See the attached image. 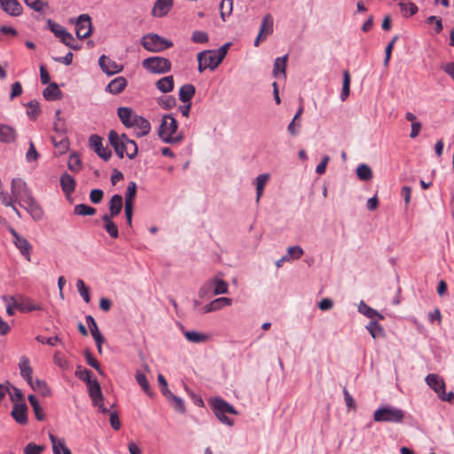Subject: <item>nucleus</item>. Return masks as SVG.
Masks as SVG:
<instances>
[{
  "label": "nucleus",
  "instance_id": "obj_8",
  "mask_svg": "<svg viewBox=\"0 0 454 454\" xmlns=\"http://www.w3.org/2000/svg\"><path fill=\"white\" fill-rule=\"evenodd\" d=\"M198 70L200 73L204 72L207 68L214 70L216 68L220 62H218L216 53L214 51H204L198 54Z\"/></svg>",
  "mask_w": 454,
  "mask_h": 454
},
{
  "label": "nucleus",
  "instance_id": "obj_26",
  "mask_svg": "<svg viewBox=\"0 0 454 454\" xmlns=\"http://www.w3.org/2000/svg\"><path fill=\"white\" fill-rule=\"evenodd\" d=\"M168 119H170L169 114L163 115L157 131L159 137L165 143H170V127L168 125Z\"/></svg>",
  "mask_w": 454,
  "mask_h": 454
},
{
  "label": "nucleus",
  "instance_id": "obj_22",
  "mask_svg": "<svg viewBox=\"0 0 454 454\" xmlns=\"http://www.w3.org/2000/svg\"><path fill=\"white\" fill-rule=\"evenodd\" d=\"M126 86L127 80L122 76H118L107 84L106 90L111 94L117 95L121 93Z\"/></svg>",
  "mask_w": 454,
  "mask_h": 454
},
{
  "label": "nucleus",
  "instance_id": "obj_50",
  "mask_svg": "<svg viewBox=\"0 0 454 454\" xmlns=\"http://www.w3.org/2000/svg\"><path fill=\"white\" fill-rule=\"evenodd\" d=\"M400 11L403 16L409 17L414 15L418 12V7L413 3L405 4L401 2L399 4Z\"/></svg>",
  "mask_w": 454,
  "mask_h": 454
},
{
  "label": "nucleus",
  "instance_id": "obj_9",
  "mask_svg": "<svg viewBox=\"0 0 454 454\" xmlns=\"http://www.w3.org/2000/svg\"><path fill=\"white\" fill-rule=\"evenodd\" d=\"M10 233L12 236V242L20 251V254L27 261H31L32 245L28 240L20 236L13 228H10Z\"/></svg>",
  "mask_w": 454,
  "mask_h": 454
},
{
  "label": "nucleus",
  "instance_id": "obj_41",
  "mask_svg": "<svg viewBox=\"0 0 454 454\" xmlns=\"http://www.w3.org/2000/svg\"><path fill=\"white\" fill-rule=\"evenodd\" d=\"M27 399H28V402H29L30 405L33 408V411L35 412L36 419L39 420V421L43 420L44 419V413H43V409L41 408V406L39 404V402H38L36 396L35 395H29Z\"/></svg>",
  "mask_w": 454,
  "mask_h": 454
},
{
  "label": "nucleus",
  "instance_id": "obj_1",
  "mask_svg": "<svg viewBox=\"0 0 454 454\" xmlns=\"http://www.w3.org/2000/svg\"><path fill=\"white\" fill-rule=\"evenodd\" d=\"M11 192L14 202L23 207L36 222L43 217V210L34 198L31 189L22 178H13L11 184Z\"/></svg>",
  "mask_w": 454,
  "mask_h": 454
},
{
  "label": "nucleus",
  "instance_id": "obj_61",
  "mask_svg": "<svg viewBox=\"0 0 454 454\" xmlns=\"http://www.w3.org/2000/svg\"><path fill=\"white\" fill-rule=\"evenodd\" d=\"M75 375L86 383L91 380V372L86 368L82 369L81 366H78Z\"/></svg>",
  "mask_w": 454,
  "mask_h": 454
},
{
  "label": "nucleus",
  "instance_id": "obj_11",
  "mask_svg": "<svg viewBox=\"0 0 454 454\" xmlns=\"http://www.w3.org/2000/svg\"><path fill=\"white\" fill-rule=\"evenodd\" d=\"M76 36L85 39L91 34V21L88 14H81L75 23Z\"/></svg>",
  "mask_w": 454,
  "mask_h": 454
},
{
  "label": "nucleus",
  "instance_id": "obj_46",
  "mask_svg": "<svg viewBox=\"0 0 454 454\" xmlns=\"http://www.w3.org/2000/svg\"><path fill=\"white\" fill-rule=\"evenodd\" d=\"M136 380L142 389L148 395H152L150 384L147 380L145 374L143 372L137 371L136 373Z\"/></svg>",
  "mask_w": 454,
  "mask_h": 454
},
{
  "label": "nucleus",
  "instance_id": "obj_35",
  "mask_svg": "<svg viewBox=\"0 0 454 454\" xmlns=\"http://www.w3.org/2000/svg\"><path fill=\"white\" fill-rule=\"evenodd\" d=\"M55 148L60 154L65 153L69 148V141L67 136H55L51 137Z\"/></svg>",
  "mask_w": 454,
  "mask_h": 454
},
{
  "label": "nucleus",
  "instance_id": "obj_36",
  "mask_svg": "<svg viewBox=\"0 0 454 454\" xmlns=\"http://www.w3.org/2000/svg\"><path fill=\"white\" fill-rule=\"evenodd\" d=\"M358 311L364 315L365 317L371 318V319H374V318H378V319H383V316L381 314H380L377 310H375L374 309L371 308L370 306H368L365 302L364 301H361L358 305Z\"/></svg>",
  "mask_w": 454,
  "mask_h": 454
},
{
  "label": "nucleus",
  "instance_id": "obj_43",
  "mask_svg": "<svg viewBox=\"0 0 454 454\" xmlns=\"http://www.w3.org/2000/svg\"><path fill=\"white\" fill-rule=\"evenodd\" d=\"M137 193V184L129 182L125 193V205L133 206V201Z\"/></svg>",
  "mask_w": 454,
  "mask_h": 454
},
{
  "label": "nucleus",
  "instance_id": "obj_63",
  "mask_svg": "<svg viewBox=\"0 0 454 454\" xmlns=\"http://www.w3.org/2000/svg\"><path fill=\"white\" fill-rule=\"evenodd\" d=\"M85 359L89 365L95 368L98 372H102L100 369L99 363L98 360L91 355V353L89 350H86L85 353Z\"/></svg>",
  "mask_w": 454,
  "mask_h": 454
},
{
  "label": "nucleus",
  "instance_id": "obj_28",
  "mask_svg": "<svg viewBox=\"0 0 454 454\" xmlns=\"http://www.w3.org/2000/svg\"><path fill=\"white\" fill-rule=\"evenodd\" d=\"M60 186L64 193L69 195L75 189V181L69 174L64 173L60 176Z\"/></svg>",
  "mask_w": 454,
  "mask_h": 454
},
{
  "label": "nucleus",
  "instance_id": "obj_56",
  "mask_svg": "<svg viewBox=\"0 0 454 454\" xmlns=\"http://www.w3.org/2000/svg\"><path fill=\"white\" fill-rule=\"evenodd\" d=\"M233 0H222L220 11L222 19L224 20L225 16H229L232 12Z\"/></svg>",
  "mask_w": 454,
  "mask_h": 454
},
{
  "label": "nucleus",
  "instance_id": "obj_53",
  "mask_svg": "<svg viewBox=\"0 0 454 454\" xmlns=\"http://www.w3.org/2000/svg\"><path fill=\"white\" fill-rule=\"evenodd\" d=\"M76 287H77L79 294L82 297L83 301L85 302L89 303L90 301V290L85 286L83 280L78 279L77 283H76Z\"/></svg>",
  "mask_w": 454,
  "mask_h": 454
},
{
  "label": "nucleus",
  "instance_id": "obj_54",
  "mask_svg": "<svg viewBox=\"0 0 454 454\" xmlns=\"http://www.w3.org/2000/svg\"><path fill=\"white\" fill-rule=\"evenodd\" d=\"M124 151L128 158L134 159L137 154V145L135 141L128 138Z\"/></svg>",
  "mask_w": 454,
  "mask_h": 454
},
{
  "label": "nucleus",
  "instance_id": "obj_19",
  "mask_svg": "<svg viewBox=\"0 0 454 454\" xmlns=\"http://www.w3.org/2000/svg\"><path fill=\"white\" fill-rule=\"evenodd\" d=\"M16 140V129L10 125L0 123V142L4 144H12Z\"/></svg>",
  "mask_w": 454,
  "mask_h": 454
},
{
  "label": "nucleus",
  "instance_id": "obj_4",
  "mask_svg": "<svg viewBox=\"0 0 454 454\" xmlns=\"http://www.w3.org/2000/svg\"><path fill=\"white\" fill-rule=\"evenodd\" d=\"M228 293V283L218 278L208 279L200 289V296L204 297L207 294L218 295Z\"/></svg>",
  "mask_w": 454,
  "mask_h": 454
},
{
  "label": "nucleus",
  "instance_id": "obj_62",
  "mask_svg": "<svg viewBox=\"0 0 454 454\" xmlns=\"http://www.w3.org/2000/svg\"><path fill=\"white\" fill-rule=\"evenodd\" d=\"M192 39L196 43H204L208 41V35L204 31L197 30L193 32Z\"/></svg>",
  "mask_w": 454,
  "mask_h": 454
},
{
  "label": "nucleus",
  "instance_id": "obj_57",
  "mask_svg": "<svg viewBox=\"0 0 454 454\" xmlns=\"http://www.w3.org/2000/svg\"><path fill=\"white\" fill-rule=\"evenodd\" d=\"M157 89L162 92L167 93L170 91V75L164 76L156 82Z\"/></svg>",
  "mask_w": 454,
  "mask_h": 454
},
{
  "label": "nucleus",
  "instance_id": "obj_5",
  "mask_svg": "<svg viewBox=\"0 0 454 454\" xmlns=\"http://www.w3.org/2000/svg\"><path fill=\"white\" fill-rule=\"evenodd\" d=\"M214 412L217 419L223 424H226L228 426L233 425V420L229 419L225 414L231 413V414H237V411L234 409V407L231 404H229L227 402L220 399L215 398L212 400L211 402Z\"/></svg>",
  "mask_w": 454,
  "mask_h": 454
},
{
  "label": "nucleus",
  "instance_id": "obj_47",
  "mask_svg": "<svg viewBox=\"0 0 454 454\" xmlns=\"http://www.w3.org/2000/svg\"><path fill=\"white\" fill-rule=\"evenodd\" d=\"M3 300L6 302V313L9 316L15 314V309H19V300H16L13 296H4Z\"/></svg>",
  "mask_w": 454,
  "mask_h": 454
},
{
  "label": "nucleus",
  "instance_id": "obj_40",
  "mask_svg": "<svg viewBox=\"0 0 454 454\" xmlns=\"http://www.w3.org/2000/svg\"><path fill=\"white\" fill-rule=\"evenodd\" d=\"M366 329L373 339H380L385 337L383 327L376 321H372L366 326Z\"/></svg>",
  "mask_w": 454,
  "mask_h": 454
},
{
  "label": "nucleus",
  "instance_id": "obj_64",
  "mask_svg": "<svg viewBox=\"0 0 454 454\" xmlns=\"http://www.w3.org/2000/svg\"><path fill=\"white\" fill-rule=\"evenodd\" d=\"M104 196V192L101 189H93L90 193V200L94 204H98Z\"/></svg>",
  "mask_w": 454,
  "mask_h": 454
},
{
  "label": "nucleus",
  "instance_id": "obj_24",
  "mask_svg": "<svg viewBox=\"0 0 454 454\" xmlns=\"http://www.w3.org/2000/svg\"><path fill=\"white\" fill-rule=\"evenodd\" d=\"M19 310L20 312H31L35 310H42L43 307L40 303L35 302L32 299L27 297H20L19 300Z\"/></svg>",
  "mask_w": 454,
  "mask_h": 454
},
{
  "label": "nucleus",
  "instance_id": "obj_12",
  "mask_svg": "<svg viewBox=\"0 0 454 454\" xmlns=\"http://www.w3.org/2000/svg\"><path fill=\"white\" fill-rule=\"evenodd\" d=\"M108 139L116 154L120 158H123L125 155L124 148L128 137L125 134L120 136L116 131L111 130L108 134Z\"/></svg>",
  "mask_w": 454,
  "mask_h": 454
},
{
  "label": "nucleus",
  "instance_id": "obj_23",
  "mask_svg": "<svg viewBox=\"0 0 454 454\" xmlns=\"http://www.w3.org/2000/svg\"><path fill=\"white\" fill-rule=\"evenodd\" d=\"M48 23L52 33L56 36L59 37L63 43H68L67 40H73L72 34L68 33L62 26L52 22L51 20H49Z\"/></svg>",
  "mask_w": 454,
  "mask_h": 454
},
{
  "label": "nucleus",
  "instance_id": "obj_58",
  "mask_svg": "<svg viewBox=\"0 0 454 454\" xmlns=\"http://www.w3.org/2000/svg\"><path fill=\"white\" fill-rule=\"evenodd\" d=\"M303 253H304L303 249L300 246H294V247H289L287 248L286 255H288V257L290 258V261L297 260L302 256Z\"/></svg>",
  "mask_w": 454,
  "mask_h": 454
},
{
  "label": "nucleus",
  "instance_id": "obj_44",
  "mask_svg": "<svg viewBox=\"0 0 454 454\" xmlns=\"http://www.w3.org/2000/svg\"><path fill=\"white\" fill-rule=\"evenodd\" d=\"M89 386V395L91 400H95V398L102 397V391L99 383L97 380H90V382H87Z\"/></svg>",
  "mask_w": 454,
  "mask_h": 454
},
{
  "label": "nucleus",
  "instance_id": "obj_52",
  "mask_svg": "<svg viewBox=\"0 0 454 454\" xmlns=\"http://www.w3.org/2000/svg\"><path fill=\"white\" fill-rule=\"evenodd\" d=\"M74 214L78 215H93L96 209L86 204H78L74 207Z\"/></svg>",
  "mask_w": 454,
  "mask_h": 454
},
{
  "label": "nucleus",
  "instance_id": "obj_49",
  "mask_svg": "<svg viewBox=\"0 0 454 454\" xmlns=\"http://www.w3.org/2000/svg\"><path fill=\"white\" fill-rule=\"evenodd\" d=\"M24 3L36 12H43L48 6L46 0H24Z\"/></svg>",
  "mask_w": 454,
  "mask_h": 454
},
{
  "label": "nucleus",
  "instance_id": "obj_59",
  "mask_svg": "<svg viewBox=\"0 0 454 454\" xmlns=\"http://www.w3.org/2000/svg\"><path fill=\"white\" fill-rule=\"evenodd\" d=\"M43 450L44 446L37 445L35 442H29L25 446L23 452L24 454H41Z\"/></svg>",
  "mask_w": 454,
  "mask_h": 454
},
{
  "label": "nucleus",
  "instance_id": "obj_27",
  "mask_svg": "<svg viewBox=\"0 0 454 454\" xmlns=\"http://www.w3.org/2000/svg\"><path fill=\"white\" fill-rule=\"evenodd\" d=\"M43 95L46 100L55 101L60 99L62 92L56 82H51L43 90Z\"/></svg>",
  "mask_w": 454,
  "mask_h": 454
},
{
  "label": "nucleus",
  "instance_id": "obj_38",
  "mask_svg": "<svg viewBox=\"0 0 454 454\" xmlns=\"http://www.w3.org/2000/svg\"><path fill=\"white\" fill-rule=\"evenodd\" d=\"M270 179L269 174L259 175L255 179L256 185V202H258L262 196L264 186Z\"/></svg>",
  "mask_w": 454,
  "mask_h": 454
},
{
  "label": "nucleus",
  "instance_id": "obj_31",
  "mask_svg": "<svg viewBox=\"0 0 454 454\" xmlns=\"http://www.w3.org/2000/svg\"><path fill=\"white\" fill-rule=\"evenodd\" d=\"M170 11V0H157L153 8V14L156 17L166 15Z\"/></svg>",
  "mask_w": 454,
  "mask_h": 454
},
{
  "label": "nucleus",
  "instance_id": "obj_20",
  "mask_svg": "<svg viewBox=\"0 0 454 454\" xmlns=\"http://www.w3.org/2000/svg\"><path fill=\"white\" fill-rule=\"evenodd\" d=\"M231 304L232 300L231 298L220 297L206 304L203 308V312L209 313L212 311H216L223 309V307L231 306Z\"/></svg>",
  "mask_w": 454,
  "mask_h": 454
},
{
  "label": "nucleus",
  "instance_id": "obj_25",
  "mask_svg": "<svg viewBox=\"0 0 454 454\" xmlns=\"http://www.w3.org/2000/svg\"><path fill=\"white\" fill-rule=\"evenodd\" d=\"M19 368L21 377L27 382L32 383L33 369L29 364V359L26 356H22L20 359Z\"/></svg>",
  "mask_w": 454,
  "mask_h": 454
},
{
  "label": "nucleus",
  "instance_id": "obj_29",
  "mask_svg": "<svg viewBox=\"0 0 454 454\" xmlns=\"http://www.w3.org/2000/svg\"><path fill=\"white\" fill-rule=\"evenodd\" d=\"M137 128V136L144 137L147 135L151 130V124L148 120L145 119L144 117L138 115L136 121H134V127Z\"/></svg>",
  "mask_w": 454,
  "mask_h": 454
},
{
  "label": "nucleus",
  "instance_id": "obj_3",
  "mask_svg": "<svg viewBox=\"0 0 454 454\" xmlns=\"http://www.w3.org/2000/svg\"><path fill=\"white\" fill-rule=\"evenodd\" d=\"M426 382L441 400L454 403V393L450 392L447 394L445 392V383L440 376L437 374H428L426 377Z\"/></svg>",
  "mask_w": 454,
  "mask_h": 454
},
{
  "label": "nucleus",
  "instance_id": "obj_60",
  "mask_svg": "<svg viewBox=\"0 0 454 454\" xmlns=\"http://www.w3.org/2000/svg\"><path fill=\"white\" fill-rule=\"evenodd\" d=\"M39 158V153H37L35 145L32 141L29 142V147L26 153V160L27 162H32L37 160Z\"/></svg>",
  "mask_w": 454,
  "mask_h": 454
},
{
  "label": "nucleus",
  "instance_id": "obj_14",
  "mask_svg": "<svg viewBox=\"0 0 454 454\" xmlns=\"http://www.w3.org/2000/svg\"><path fill=\"white\" fill-rule=\"evenodd\" d=\"M98 65L101 70L109 75L118 74L122 70L121 65H119L116 61L105 55L99 58Z\"/></svg>",
  "mask_w": 454,
  "mask_h": 454
},
{
  "label": "nucleus",
  "instance_id": "obj_55",
  "mask_svg": "<svg viewBox=\"0 0 454 454\" xmlns=\"http://www.w3.org/2000/svg\"><path fill=\"white\" fill-rule=\"evenodd\" d=\"M40 113V106L37 101L32 100L27 104V114L31 119H36Z\"/></svg>",
  "mask_w": 454,
  "mask_h": 454
},
{
  "label": "nucleus",
  "instance_id": "obj_17",
  "mask_svg": "<svg viewBox=\"0 0 454 454\" xmlns=\"http://www.w3.org/2000/svg\"><path fill=\"white\" fill-rule=\"evenodd\" d=\"M117 114L121 123L127 128L134 127V121L138 116L133 109L126 106L119 107Z\"/></svg>",
  "mask_w": 454,
  "mask_h": 454
},
{
  "label": "nucleus",
  "instance_id": "obj_21",
  "mask_svg": "<svg viewBox=\"0 0 454 454\" xmlns=\"http://www.w3.org/2000/svg\"><path fill=\"white\" fill-rule=\"evenodd\" d=\"M177 325L183 332L184 335L185 336L186 340L192 343H204L207 342L209 340V335L205 333H200L195 331H186L183 327V325L179 323H177Z\"/></svg>",
  "mask_w": 454,
  "mask_h": 454
},
{
  "label": "nucleus",
  "instance_id": "obj_37",
  "mask_svg": "<svg viewBox=\"0 0 454 454\" xmlns=\"http://www.w3.org/2000/svg\"><path fill=\"white\" fill-rule=\"evenodd\" d=\"M27 384L32 387L33 390L38 391L43 396H49L51 395L50 387H48L47 383L43 380H32V383Z\"/></svg>",
  "mask_w": 454,
  "mask_h": 454
},
{
  "label": "nucleus",
  "instance_id": "obj_7",
  "mask_svg": "<svg viewBox=\"0 0 454 454\" xmlns=\"http://www.w3.org/2000/svg\"><path fill=\"white\" fill-rule=\"evenodd\" d=\"M141 43L149 51H160L170 47V43L156 34H149L141 39Z\"/></svg>",
  "mask_w": 454,
  "mask_h": 454
},
{
  "label": "nucleus",
  "instance_id": "obj_39",
  "mask_svg": "<svg viewBox=\"0 0 454 454\" xmlns=\"http://www.w3.org/2000/svg\"><path fill=\"white\" fill-rule=\"evenodd\" d=\"M288 57L287 55L283 56L281 58H277L274 63L273 74L278 77L279 74H282L284 77L286 76V68L287 63Z\"/></svg>",
  "mask_w": 454,
  "mask_h": 454
},
{
  "label": "nucleus",
  "instance_id": "obj_2",
  "mask_svg": "<svg viewBox=\"0 0 454 454\" xmlns=\"http://www.w3.org/2000/svg\"><path fill=\"white\" fill-rule=\"evenodd\" d=\"M403 419L404 411L391 405L381 406L373 413L375 422L402 423Z\"/></svg>",
  "mask_w": 454,
  "mask_h": 454
},
{
  "label": "nucleus",
  "instance_id": "obj_10",
  "mask_svg": "<svg viewBox=\"0 0 454 454\" xmlns=\"http://www.w3.org/2000/svg\"><path fill=\"white\" fill-rule=\"evenodd\" d=\"M274 20L270 13H267L262 17L259 33L254 40V46H259L260 43L265 41L269 35L273 33Z\"/></svg>",
  "mask_w": 454,
  "mask_h": 454
},
{
  "label": "nucleus",
  "instance_id": "obj_6",
  "mask_svg": "<svg viewBox=\"0 0 454 454\" xmlns=\"http://www.w3.org/2000/svg\"><path fill=\"white\" fill-rule=\"evenodd\" d=\"M142 66L153 74H162L170 69V62L168 59L158 56L144 59Z\"/></svg>",
  "mask_w": 454,
  "mask_h": 454
},
{
  "label": "nucleus",
  "instance_id": "obj_48",
  "mask_svg": "<svg viewBox=\"0 0 454 454\" xmlns=\"http://www.w3.org/2000/svg\"><path fill=\"white\" fill-rule=\"evenodd\" d=\"M349 87H350V75L348 70L343 72V83L342 90L340 93L341 101H345L347 98L349 96Z\"/></svg>",
  "mask_w": 454,
  "mask_h": 454
},
{
  "label": "nucleus",
  "instance_id": "obj_34",
  "mask_svg": "<svg viewBox=\"0 0 454 454\" xmlns=\"http://www.w3.org/2000/svg\"><path fill=\"white\" fill-rule=\"evenodd\" d=\"M61 111L59 109L55 112V121L53 123V130L58 136H66L67 127L66 121L60 116Z\"/></svg>",
  "mask_w": 454,
  "mask_h": 454
},
{
  "label": "nucleus",
  "instance_id": "obj_32",
  "mask_svg": "<svg viewBox=\"0 0 454 454\" xmlns=\"http://www.w3.org/2000/svg\"><path fill=\"white\" fill-rule=\"evenodd\" d=\"M122 208V197L120 194H115L112 197L109 202V211L108 215L111 217H114L120 214Z\"/></svg>",
  "mask_w": 454,
  "mask_h": 454
},
{
  "label": "nucleus",
  "instance_id": "obj_18",
  "mask_svg": "<svg viewBox=\"0 0 454 454\" xmlns=\"http://www.w3.org/2000/svg\"><path fill=\"white\" fill-rule=\"evenodd\" d=\"M27 404L24 402H21L13 405L11 415L17 423L25 425L27 422Z\"/></svg>",
  "mask_w": 454,
  "mask_h": 454
},
{
  "label": "nucleus",
  "instance_id": "obj_33",
  "mask_svg": "<svg viewBox=\"0 0 454 454\" xmlns=\"http://www.w3.org/2000/svg\"><path fill=\"white\" fill-rule=\"evenodd\" d=\"M195 94V87L192 84H184L179 90V99L183 103H189Z\"/></svg>",
  "mask_w": 454,
  "mask_h": 454
},
{
  "label": "nucleus",
  "instance_id": "obj_30",
  "mask_svg": "<svg viewBox=\"0 0 454 454\" xmlns=\"http://www.w3.org/2000/svg\"><path fill=\"white\" fill-rule=\"evenodd\" d=\"M111 216L108 214H106L102 216V221L104 222V229L109 234L111 238L116 239L119 235V231L117 225L112 221Z\"/></svg>",
  "mask_w": 454,
  "mask_h": 454
},
{
  "label": "nucleus",
  "instance_id": "obj_45",
  "mask_svg": "<svg viewBox=\"0 0 454 454\" xmlns=\"http://www.w3.org/2000/svg\"><path fill=\"white\" fill-rule=\"evenodd\" d=\"M356 175L363 181H369L372 178V171L366 164H361L357 167Z\"/></svg>",
  "mask_w": 454,
  "mask_h": 454
},
{
  "label": "nucleus",
  "instance_id": "obj_15",
  "mask_svg": "<svg viewBox=\"0 0 454 454\" xmlns=\"http://www.w3.org/2000/svg\"><path fill=\"white\" fill-rule=\"evenodd\" d=\"M0 8L12 17L20 16L23 12V7L18 0H0Z\"/></svg>",
  "mask_w": 454,
  "mask_h": 454
},
{
  "label": "nucleus",
  "instance_id": "obj_13",
  "mask_svg": "<svg viewBox=\"0 0 454 454\" xmlns=\"http://www.w3.org/2000/svg\"><path fill=\"white\" fill-rule=\"evenodd\" d=\"M90 148L104 160H108L112 156L111 150L103 146L102 138L98 135H91L89 139Z\"/></svg>",
  "mask_w": 454,
  "mask_h": 454
},
{
  "label": "nucleus",
  "instance_id": "obj_51",
  "mask_svg": "<svg viewBox=\"0 0 454 454\" xmlns=\"http://www.w3.org/2000/svg\"><path fill=\"white\" fill-rule=\"evenodd\" d=\"M68 168L73 172H78L82 168L81 160L79 155L75 153H71L68 159Z\"/></svg>",
  "mask_w": 454,
  "mask_h": 454
},
{
  "label": "nucleus",
  "instance_id": "obj_42",
  "mask_svg": "<svg viewBox=\"0 0 454 454\" xmlns=\"http://www.w3.org/2000/svg\"><path fill=\"white\" fill-rule=\"evenodd\" d=\"M49 438L52 444V451L54 454H60L62 450H64L66 446V442L63 438H57L54 434H50Z\"/></svg>",
  "mask_w": 454,
  "mask_h": 454
},
{
  "label": "nucleus",
  "instance_id": "obj_16",
  "mask_svg": "<svg viewBox=\"0 0 454 454\" xmlns=\"http://www.w3.org/2000/svg\"><path fill=\"white\" fill-rule=\"evenodd\" d=\"M86 323L90 330V333L96 342L97 348L99 353L102 351V344L105 341V339L101 333L98 330V325L94 319V317L90 315L86 316L85 317Z\"/></svg>",
  "mask_w": 454,
  "mask_h": 454
}]
</instances>
